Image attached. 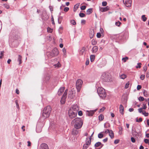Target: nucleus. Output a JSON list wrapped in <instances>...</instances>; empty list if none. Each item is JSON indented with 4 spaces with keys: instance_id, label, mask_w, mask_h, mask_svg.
I'll use <instances>...</instances> for the list:
<instances>
[{
    "instance_id": "41",
    "label": "nucleus",
    "mask_w": 149,
    "mask_h": 149,
    "mask_svg": "<svg viewBox=\"0 0 149 149\" xmlns=\"http://www.w3.org/2000/svg\"><path fill=\"white\" fill-rule=\"evenodd\" d=\"M143 108H142V110L143 109H146L147 108V106L146 104H143Z\"/></svg>"
},
{
    "instance_id": "63",
    "label": "nucleus",
    "mask_w": 149,
    "mask_h": 149,
    "mask_svg": "<svg viewBox=\"0 0 149 149\" xmlns=\"http://www.w3.org/2000/svg\"><path fill=\"white\" fill-rule=\"evenodd\" d=\"M143 70L146 72L147 70V67L146 66H145L143 68Z\"/></svg>"
},
{
    "instance_id": "17",
    "label": "nucleus",
    "mask_w": 149,
    "mask_h": 149,
    "mask_svg": "<svg viewBox=\"0 0 149 149\" xmlns=\"http://www.w3.org/2000/svg\"><path fill=\"white\" fill-rule=\"evenodd\" d=\"M74 96V95L73 94V92L72 91H70L68 95V97L71 99L73 98Z\"/></svg>"
},
{
    "instance_id": "40",
    "label": "nucleus",
    "mask_w": 149,
    "mask_h": 149,
    "mask_svg": "<svg viewBox=\"0 0 149 149\" xmlns=\"http://www.w3.org/2000/svg\"><path fill=\"white\" fill-rule=\"evenodd\" d=\"M142 121V118H140L138 119L137 118L136 119V121L138 122H141Z\"/></svg>"
},
{
    "instance_id": "54",
    "label": "nucleus",
    "mask_w": 149,
    "mask_h": 149,
    "mask_svg": "<svg viewBox=\"0 0 149 149\" xmlns=\"http://www.w3.org/2000/svg\"><path fill=\"white\" fill-rule=\"evenodd\" d=\"M56 67H59L61 66V65L60 63H58L57 64L54 65Z\"/></svg>"
},
{
    "instance_id": "1",
    "label": "nucleus",
    "mask_w": 149,
    "mask_h": 149,
    "mask_svg": "<svg viewBox=\"0 0 149 149\" xmlns=\"http://www.w3.org/2000/svg\"><path fill=\"white\" fill-rule=\"evenodd\" d=\"M83 122L80 118H77L72 122L71 124L74 125V127L76 129L80 128L83 125Z\"/></svg>"
},
{
    "instance_id": "62",
    "label": "nucleus",
    "mask_w": 149,
    "mask_h": 149,
    "mask_svg": "<svg viewBox=\"0 0 149 149\" xmlns=\"http://www.w3.org/2000/svg\"><path fill=\"white\" fill-rule=\"evenodd\" d=\"M78 114L79 116H81L82 115L81 111H80L78 112Z\"/></svg>"
},
{
    "instance_id": "12",
    "label": "nucleus",
    "mask_w": 149,
    "mask_h": 149,
    "mask_svg": "<svg viewBox=\"0 0 149 149\" xmlns=\"http://www.w3.org/2000/svg\"><path fill=\"white\" fill-rule=\"evenodd\" d=\"M39 149H49L48 145L45 143H42L40 146Z\"/></svg>"
},
{
    "instance_id": "56",
    "label": "nucleus",
    "mask_w": 149,
    "mask_h": 149,
    "mask_svg": "<svg viewBox=\"0 0 149 149\" xmlns=\"http://www.w3.org/2000/svg\"><path fill=\"white\" fill-rule=\"evenodd\" d=\"M119 139H116L114 141V143L115 144H117L119 142Z\"/></svg>"
},
{
    "instance_id": "4",
    "label": "nucleus",
    "mask_w": 149,
    "mask_h": 149,
    "mask_svg": "<svg viewBox=\"0 0 149 149\" xmlns=\"http://www.w3.org/2000/svg\"><path fill=\"white\" fill-rule=\"evenodd\" d=\"M101 78L104 81L109 82L111 79L110 75L108 73L104 72L102 73Z\"/></svg>"
},
{
    "instance_id": "23",
    "label": "nucleus",
    "mask_w": 149,
    "mask_h": 149,
    "mask_svg": "<svg viewBox=\"0 0 149 149\" xmlns=\"http://www.w3.org/2000/svg\"><path fill=\"white\" fill-rule=\"evenodd\" d=\"M119 76L120 78L122 79H124L127 77V76L124 74H120Z\"/></svg>"
},
{
    "instance_id": "27",
    "label": "nucleus",
    "mask_w": 149,
    "mask_h": 149,
    "mask_svg": "<svg viewBox=\"0 0 149 149\" xmlns=\"http://www.w3.org/2000/svg\"><path fill=\"white\" fill-rule=\"evenodd\" d=\"M94 35V32L93 31H91L90 33V37L91 38H92L93 37Z\"/></svg>"
},
{
    "instance_id": "24",
    "label": "nucleus",
    "mask_w": 149,
    "mask_h": 149,
    "mask_svg": "<svg viewBox=\"0 0 149 149\" xmlns=\"http://www.w3.org/2000/svg\"><path fill=\"white\" fill-rule=\"evenodd\" d=\"M100 145H101L102 146L101 147V148H102L103 146V144H102L100 142H97L94 145V146L95 147H98L99 146H100Z\"/></svg>"
},
{
    "instance_id": "2",
    "label": "nucleus",
    "mask_w": 149,
    "mask_h": 149,
    "mask_svg": "<svg viewBox=\"0 0 149 149\" xmlns=\"http://www.w3.org/2000/svg\"><path fill=\"white\" fill-rule=\"evenodd\" d=\"M51 110V108L49 106H48L45 107L43 110L42 117L44 118L48 117L49 116Z\"/></svg>"
},
{
    "instance_id": "42",
    "label": "nucleus",
    "mask_w": 149,
    "mask_h": 149,
    "mask_svg": "<svg viewBox=\"0 0 149 149\" xmlns=\"http://www.w3.org/2000/svg\"><path fill=\"white\" fill-rule=\"evenodd\" d=\"M141 63H137V66L136 67V68H140L141 67Z\"/></svg>"
},
{
    "instance_id": "53",
    "label": "nucleus",
    "mask_w": 149,
    "mask_h": 149,
    "mask_svg": "<svg viewBox=\"0 0 149 149\" xmlns=\"http://www.w3.org/2000/svg\"><path fill=\"white\" fill-rule=\"evenodd\" d=\"M4 7L6 8L7 9H8L9 8V6L7 4H4Z\"/></svg>"
},
{
    "instance_id": "47",
    "label": "nucleus",
    "mask_w": 149,
    "mask_h": 149,
    "mask_svg": "<svg viewBox=\"0 0 149 149\" xmlns=\"http://www.w3.org/2000/svg\"><path fill=\"white\" fill-rule=\"evenodd\" d=\"M128 59V57H126L125 58H123L122 60L124 62H125Z\"/></svg>"
},
{
    "instance_id": "37",
    "label": "nucleus",
    "mask_w": 149,
    "mask_h": 149,
    "mask_svg": "<svg viewBox=\"0 0 149 149\" xmlns=\"http://www.w3.org/2000/svg\"><path fill=\"white\" fill-rule=\"evenodd\" d=\"M70 22L71 24L73 25H75L76 24V22L75 21L74 19H72L71 20Z\"/></svg>"
},
{
    "instance_id": "22",
    "label": "nucleus",
    "mask_w": 149,
    "mask_h": 149,
    "mask_svg": "<svg viewBox=\"0 0 149 149\" xmlns=\"http://www.w3.org/2000/svg\"><path fill=\"white\" fill-rule=\"evenodd\" d=\"M79 3H78L74 5L73 9V11L74 12H75L79 8Z\"/></svg>"
},
{
    "instance_id": "36",
    "label": "nucleus",
    "mask_w": 149,
    "mask_h": 149,
    "mask_svg": "<svg viewBox=\"0 0 149 149\" xmlns=\"http://www.w3.org/2000/svg\"><path fill=\"white\" fill-rule=\"evenodd\" d=\"M138 99L140 101H143L144 100V98L140 96L139 97Z\"/></svg>"
},
{
    "instance_id": "35",
    "label": "nucleus",
    "mask_w": 149,
    "mask_h": 149,
    "mask_svg": "<svg viewBox=\"0 0 149 149\" xmlns=\"http://www.w3.org/2000/svg\"><path fill=\"white\" fill-rule=\"evenodd\" d=\"M143 94L144 95L145 97H147L148 96V95L147 93V92L145 90H144L143 91Z\"/></svg>"
},
{
    "instance_id": "6",
    "label": "nucleus",
    "mask_w": 149,
    "mask_h": 149,
    "mask_svg": "<svg viewBox=\"0 0 149 149\" xmlns=\"http://www.w3.org/2000/svg\"><path fill=\"white\" fill-rule=\"evenodd\" d=\"M83 83L81 79H78L76 81V86L77 91L78 92L80 91Z\"/></svg>"
},
{
    "instance_id": "7",
    "label": "nucleus",
    "mask_w": 149,
    "mask_h": 149,
    "mask_svg": "<svg viewBox=\"0 0 149 149\" xmlns=\"http://www.w3.org/2000/svg\"><path fill=\"white\" fill-rule=\"evenodd\" d=\"M77 112L73 111L72 110H70L69 111V116L71 118H73L77 116Z\"/></svg>"
},
{
    "instance_id": "11",
    "label": "nucleus",
    "mask_w": 149,
    "mask_h": 149,
    "mask_svg": "<svg viewBox=\"0 0 149 149\" xmlns=\"http://www.w3.org/2000/svg\"><path fill=\"white\" fill-rule=\"evenodd\" d=\"M96 110H94L87 111H86V114L89 116H92L96 111Z\"/></svg>"
},
{
    "instance_id": "13",
    "label": "nucleus",
    "mask_w": 149,
    "mask_h": 149,
    "mask_svg": "<svg viewBox=\"0 0 149 149\" xmlns=\"http://www.w3.org/2000/svg\"><path fill=\"white\" fill-rule=\"evenodd\" d=\"M65 88L64 87H61L58 90V92L59 96L61 95L62 93L64 92Z\"/></svg>"
},
{
    "instance_id": "43",
    "label": "nucleus",
    "mask_w": 149,
    "mask_h": 149,
    "mask_svg": "<svg viewBox=\"0 0 149 149\" xmlns=\"http://www.w3.org/2000/svg\"><path fill=\"white\" fill-rule=\"evenodd\" d=\"M47 31L49 33H52V30L50 28L48 27L47 28Z\"/></svg>"
},
{
    "instance_id": "52",
    "label": "nucleus",
    "mask_w": 149,
    "mask_h": 149,
    "mask_svg": "<svg viewBox=\"0 0 149 149\" xmlns=\"http://www.w3.org/2000/svg\"><path fill=\"white\" fill-rule=\"evenodd\" d=\"M62 51L64 55H65L66 53V50L65 48H63L62 49Z\"/></svg>"
},
{
    "instance_id": "34",
    "label": "nucleus",
    "mask_w": 149,
    "mask_h": 149,
    "mask_svg": "<svg viewBox=\"0 0 149 149\" xmlns=\"http://www.w3.org/2000/svg\"><path fill=\"white\" fill-rule=\"evenodd\" d=\"M142 20L143 22H145L147 19V18L145 17V15H143L141 17Z\"/></svg>"
},
{
    "instance_id": "59",
    "label": "nucleus",
    "mask_w": 149,
    "mask_h": 149,
    "mask_svg": "<svg viewBox=\"0 0 149 149\" xmlns=\"http://www.w3.org/2000/svg\"><path fill=\"white\" fill-rule=\"evenodd\" d=\"M69 10V8L68 7H65L64 9V10L65 12H67Z\"/></svg>"
},
{
    "instance_id": "15",
    "label": "nucleus",
    "mask_w": 149,
    "mask_h": 149,
    "mask_svg": "<svg viewBox=\"0 0 149 149\" xmlns=\"http://www.w3.org/2000/svg\"><path fill=\"white\" fill-rule=\"evenodd\" d=\"M109 10V8L108 6L105 7L100 8V10L102 12H105Z\"/></svg>"
},
{
    "instance_id": "26",
    "label": "nucleus",
    "mask_w": 149,
    "mask_h": 149,
    "mask_svg": "<svg viewBox=\"0 0 149 149\" xmlns=\"http://www.w3.org/2000/svg\"><path fill=\"white\" fill-rule=\"evenodd\" d=\"M22 56L20 55H19L17 61L19 62V65H20L22 63Z\"/></svg>"
},
{
    "instance_id": "21",
    "label": "nucleus",
    "mask_w": 149,
    "mask_h": 149,
    "mask_svg": "<svg viewBox=\"0 0 149 149\" xmlns=\"http://www.w3.org/2000/svg\"><path fill=\"white\" fill-rule=\"evenodd\" d=\"M98 48L97 46H94L92 48V52L93 53H96L98 50Z\"/></svg>"
},
{
    "instance_id": "31",
    "label": "nucleus",
    "mask_w": 149,
    "mask_h": 149,
    "mask_svg": "<svg viewBox=\"0 0 149 149\" xmlns=\"http://www.w3.org/2000/svg\"><path fill=\"white\" fill-rule=\"evenodd\" d=\"M92 12V9L91 8L88 9L86 11L88 15H89L91 14Z\"/></svg>"
},
{
    "instance_id": "5",
    "label": "nucleus",
    "mask_w": 149,
    "mask_h": 149,
    "mask_svg": "<svg viewBox=\"0 0 149 149\" xmlns=\"http://www.w3.org/2000/svg\"><path fill=\"white\" fill-rule=\"evenodd\" d=\"M59 54V52L58 49L56 48H54L51 52H49L47 53V55H49L50 56L53 57L57 56Z\"/></svg>"
},
{
    "instance_id": "28",
    "label": "nucleus",
    "mask_w": 149,
    "mask_h": 149,
    "mask_svg": "<svg viewBox=\"0 0 149 149\" xmlns=\"http://www.w3.org/2000/svg\"><path fill=\"white\" fill-rule=\"evenodd\" d=\"M95 56L94 55H91L90 56V59L91 62H93L95 59Z\"/></svg>"
},
{
    "instance_id": "38",
    "label": "nucleus",
    "mask_w": 149,
    "mask_h": 149,
    "mask_svg": "<svg viewBox=\"0 0 149 149\" xmlns=\"http://www.w3.org/2000/svg\"><path fill=\"white\" fill-rule=\"evenodd\" d=\"M121 24V23L119 21H118L115 23L116 25L118 26H119Z\"/></svg>"
},
{
    "instance_id": "14",
    "label": "nucleus",
    "mask_w": 149,
    "mask_h": 149,
    "mask_svg": "<svg viewBox=\"0 0 149 149\" xmlns=\"http://www.w3.org/2000/svg\"><path fill=\"white\" fill-rule=\"evenodd\" d=\"M77 129L74 128L72 131V134L74 135H77L78 134L79 132V130Z\"/></svg>"
},
{
    "instance_id": "33",
    "label": "nucleus",
    "mask_w": 149,
    "mask_h": 149,
    "mask_svg": "<svg viewBox=\"0 0 149 149\" xmlns=\"http://www.w3.org/2000/svg\"><path fill=\"white\" fill-rule=\"evenodd\" d=\"M98 137L99 138H102L103 137V135L102 134V132H100L98 134Z\"/></svg>"
},
{
    "instance_id": "19",
    "label": "nucleus",
    "mask_w": 149,
    "mask_h": 149,
    "mask_svg": "<svg viewBox=\"0 0 149 149\" xmlns=\"http://www.w3.org/2000/svg\"><path fill=\"white\" fill-rule=\"evenodd\" d=\"M70 110H72L73 111H76L77 112V111L79 110V108L78 106L77 105L73 106L72 107V109Z\"/></svg>"
},
{
    "instance_id": "29",
    "label": "nucleus",
    "mask_w": 149,
    "mask_h": 149,
    "mask_svg": "<svg viewBox=\"0 0 149 149\" xmlns=\"http://www.w3.org/2000/svg\"><path fill=\"white\" fill-rule=\"evenodd\" d=\"M63 19V17L59 16L58 18V22L59 24H60L61 23L62 20Z\"/></svg>"
},
{
    "instance_id": "61",
    "label": "nucleus",
    "mask_w": 149,
    "mask_h": 149,
    "mask_svg": "<svg viewBox=\"0 0 149 149\" xmlns=\"http://www.w3.org/2000/svg\"><path fill=\"white\" fill-rule=\"evenodd\" d=\"M101 36V34L100 33H97V38H100V37Z\"/></svg>"
},
{
    "instance_id": "32",
    "label": "nucleus",
    "mask_w": 149,
    "mask_h": 149,
    "mask_svg": "<svg viewBox=\"0 0 149 149\" xmlns=\"http://www.w3.org/2000/svg\"><path fill=\"white\" fill-rule=\"evenodd\" d=\"M97 41L93 39L92 40L91 43H92V44L93 45H96L97 44Z\"/></svg>"
},
{
    "instance_id": "8",
    "label": "nucleus",
    "mask_w": 149,
    "mask_h": 149,
    "mask_svg": "<svg viewBox=\"0 0 149 149\" xmlns=\"http://www.w3.org/2000/svg\"><path fill=\"white\" fill-rule=\"evenodd\" d=\"M67 91H68V90L66 89L65 90V92H64V93L61 98L60 102L62 104H64L65 102V99L66 97V95H67Z\"/></svg>"
},
{
    "instance_id": "58",
    "label": "nucleus",
    "mask_w": 149,
    "mask_h": 149,
    "mask_svg": "<svg viewBox=\"0 0 149 149\" xmlns=\"http://www.w3.org/2000/svg\"><path fill=\"white\" fill-rule=\"evenodd\" d=\"M141 88V86L140 85H138L137 87V90H139Z\"/></svg>"
},
{
    "instance_id": "9",
    "label": "nucleus",
    "mask_w": 149,
    "mask_h": 149,
    "mask_svg": "<svg viewBox=\"0 0 149 149\" xmlns=\"http://www.w3.org/2000/svg\"><path fill=\"white\" fill-rule=\"evenodd\" d=\"M123 2L127 7H130L131 6L132 1L131 0H123Z\"/></svg>"
},
{
    "instance_id": "51",
    "label": "nucleus",
    "mask_w": 149,
    "mask_h": 149,
    "mask_svg": "<svg viewBox=\"0 0 149 149\" xmlns=\"http://www.w3.org/2000/svg\"><path fill=\"white\" fill-rule=\"evenodd\" d=\"M107 5V2L106 1H103L102 2V5L103 6H106Z\"/></svg>"
},
{
    "instance_id": "16",
    "label": "nucleus",
    "mask_w": 149,
    "mask_h": 149,
    "mask_svg": "<svg viewBox=\"0 0 149 149\" xmlns=\"http://www.w3.org/2000/svg\"><path fill=\"white\" fill-rule=\"evenodd\" d=\"M91 138H86V143L85 144L87 146H89L91 144Z\"/></svg>"
},
{
    "instance_id": "25",
    "label": "nucleus",
    "mask_w": 149,
    "mask_h": 149,
    "mask_svg": "<svg viewBox=\"0 0 149 149\" xmlns=\"http://www.w3.org/2000/svg\"><path fill=\"white\" fill-rule=\"evenodd\" d=\"M109 135L111 139H112L114 137V134L112 130H110L109 133Z\"/></svg>"
},
{
    "instance_id": "44",
    "label": "nucleus",
    "mask_w": 149,
    "mask_h": 149,
    "mask_svg": "<svg viewBox=\"0 0 149 149\" xmlns=\"http://www.w3.org/2000/svg\"><path fill=\"white\" fill-rule=\"evenodd\" d=\"M145 77V75L143 74L141 75L140 77V78L141 80H143L144 79Z\"/></svg>"
},
{
    "instance_id": "49",
    "label": "nucleus",
    "mask_w": 149,
    "mask_h": 149,
    "mask_svg": "<svg viewBox=\"0 0 149 149\" xmlns=\"http://www.w3.org/2000/svg\"><path fill=\"white\" fill-rule=\"evenodd\" d=\"M105 109V107H102V108H101L99 111V112H101L102 111H103L104 109Z\"/></svg>"
},
{
    "instance_id": "45",
    "label": "nucleus",
    "mask_w": 149,
    "mask_h": 149,
    "mask_svg": "<svg viewBox=\"0 0 149 149\" xmlns=\"http://www.w3.org/2000/svg\"><path fill=\"white\" fill-rule=\"evenodd\" d=\"M129 84H129V82H127L126 84L125 85V88L127 89V88H128L129 87Z\"/></svg>"
},
{
    "instance_id": "64",
    "label": "nucleus",
    "mask_w": 149,
    "mask_h": 149,
    "mask_svg": "<svg viewBox=\"0 0 149 149\" xmlns=\"http://www.w3.org/2000/svg\"><path fill=\"white\" fill-rule=\"evenodd\" d=\"M110 131V130H109L108 129H107L105 130V134H107V133H109Z\"/></svg>"
},
{
    "instance_id": "50",
    "label": "nucleus",
    "mask_w": 149,
    "mask_h": 149,
    "mask_svg": "<svg viewBox=\"0 0 149 149\" xmlns=\"http://www.w3.org/2000/svg\"><path fill=\"white\" fill-rule=\"evenodd\" d=\"M144 141L146 143H149V139H144Z\"/></svg>"
},
{
    "instance_id": "10",
    "label": "nucleus",
    "mask_w": 149,
    "mask_h": 149,
    "mask_svg": "<svg viewBox=\"0 0 149 149\" xmlns=\"http://www.w3.org/2000/svg\"><path fill=\"white\" fill-rule=\"evenodd\" d=\"M139 112L140 113H142L145 116H147L148 115V113L146 112L145 111L142 110V108H139L138 109Z\"/></svg>"
},
{
    "instance_id": "60",
    "label": "nucleus",
    "mask_w": 149,
    "mask_h": 149,
    "mask_svg": "<svg viewBox=\"0 0 149 149\" xmlns=\"http://www.w3.org/2000/svg\"><path fill=\"white\" fill-rule=\"evenodd\" d=\"M81 23L83 24H84L86 23V21L84 19H82L81 20Z\"/></svg>"
},
{
    "instance_id": "30",
    "label": "nucleus",
    "mask_w": 149,
    "mask_h": 149,
    "mask_svg": "<svg viewBox=\"0 0 149 149\" xmlns=\"http://www.w3.org/2000/svg\"><path fill=\"white\" fill-rule=\"evenodd\" d=\"M98 118L100 120L102 121L104 119V117L102 115L100 114Z\"/></svg>"
},
{
    "instance_id": "55",
    "label": "nucleus",
    "mask_w": 149,
    "mask_h": 149,
    "mask_svg": "<svg viewBox=\"0 0 149 149\" xmlns=\"http://www.w3.org/2000/svg\"><path fill=\"white\" fill-rule=\"evenodd\" d=\"M15 103H16V106H17V108L19 109V104L17 102V100H16L15 101Z\"/></svg>"
},
{
    "instance_id": "3",
    "label": "nucleus",
    "mask_w": 149,
    "mask_h": 149,
    "mask_svg": "<svg viewBox=\"0 0 149 149\" xmlns=\"http://www.w3.org/2000/svg\"><path fill=\"white\" fill-rule=\"evenodd\" d=\"M97 93L101 98H104L106 96V93L105 90L102 87H99L97 89Z\"/></svg>"
},
{
    "instance_id": "20",
    "label": "nucleus",
    "mask_w": 149,
    "mask_h": 149,
    "mask_svg": "<svg viewBox=\"0 0 149 149\" xmlns=\"http://www.w3.org/2000/svg\"><path fill=\"white\" fill-rule=\"evenodd\" d=\"M85 50V48L84 47H83L80 50L79 52V54L80 55H83L84 53Z\"/></svg>"
},
{
    "instance_id": "46",
    "label": "nucleus",
    "mask_w": 149,
    "mask_h": 149,
    "mask_svg": "<svg viewBox=\"0 0 149 149\" xmlns=\"http://www.w3.org/2000/svg\"><path fill=\"white\" fill-rule=\"evenodd\" d=\"M86 6H81L80 8L82 10H84L86 8Z\"/></svg>"
},
{
    "instance_id": "18",
    "label": "nucleus",
    "mask_w": 149,
    "mask_h": 149,
    "mask_svg": "<svg viewBox=\"0 0 149 149\" xmlns=\"http://www.w3.org/2000/svg\"><path fill=\"white\" fill-rule=\"evenodd\" d=\"M124 108L123 107L122 104H120V105L119 111L120 113L122 114H124Z\"/></svg>"
},
{
    "instance_id": "57",
    "label": "nucleus",
    "mask_w": 149,
    "mask_h": 149,
    "mask_svg": "<svg viewBox=\"0 0 149 149\" xmlns=\"http://www.w3.org/2000/svg\"><path fill=\"white\" fill-rule=\"evenodd\" d=\"M131 139L132 142L134 143L135 142V140L134 138L132 137L131 138Z\"/></svg>"
},
{
    "instance_id": "48",
    "label": "nucleus",
    "mask_w": 149,
    "mask_h": 149,
    "mask_svg": "<svg viewBox=\"0 0 149 149\" xmlns=\"http://www.w3.org/2000/svg\"><path fill=\"white\" fill-rule=\"evenodd\" d=\"M89 146H87L84 144L83 146V147L82 149H86Z\"/></svg>"
},
{
    "instance_id": "39",
    "label": "nucleus",
    "mask_w": 149,
    "mask_h": 149,
    "mask_svg": "<svg viewBox=\"0 0 149 149\" xmlns=\"http://www.w3.org/2000/svg\"><path fill=\"white\" fill-rule=\"evenodd\" d=\"M79 16L80 17H83L85 16V15L83 13H80L79 14Z\"/></svg>"
}]
</instances>
